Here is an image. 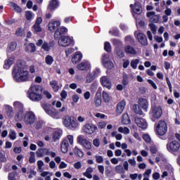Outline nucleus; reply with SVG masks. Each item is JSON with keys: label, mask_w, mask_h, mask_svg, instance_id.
<instances>
[{"label": "nucleus", "mask_w": 180, "mask_h": 180, "mask_svg": "<svg viewBox=\"0 0 180 180\" xmlns=\"http://www.w3.org/2000/svg\"><path fill=\"white\" fill-rule=\"evenodd\" d=\"M74 154L75 156L79 157V158H82V157H84V152L77 146L74 148Z\"/></svg>", "instance_id": "38"}, {"label": "nucleus", "mask_w": 180, "mask_h": 180, "mask_svg": "<svg viewBox=\"0 0 180 180\" xmlns=\"http://www.w3.org/2000/svg\"><path fill=\"white\" fill-rule=\"evenodd\" d=\"M8 136L11 140H16V131H15L14 130L11 129Z\"/></svg>", "instance_id": "56"}, {"label": "nucleus", "mask_w": 180, "mask_h": 180, "mask_svg": "<svg viewBox=\"0 0 180 180\" xmlns=\"http://www.w3.org/2000/svg\"><path fill=\"white\" fill-rule=\"evenodd\" d=\"M94 102L96 108H99V106L102 105V98H101V93H96L94 98Z\"/></svg>", "instance_id": "30"}, {"label": "nucleus", "mask_w": 180, "mask_h": 180, "mask_svg": "<svg viewBox=\"0 0 180 180\" xmlns=\"http://www.w3.org/2000/svg\"><path fill=\"white\" fill-rule=\"evenodd\" d=\"M69 127H70V129H72L73 130H75V129H78V127H79V124L78 123V122L77 120H75V118L74 117L70 124Z\"/></svg>", "instance_id": "35"}, {"label": "nucleus", "mask_w": 180, "mask_h": 180, "mask_svg": "<svg viewBox=\"0 0 180 180\" xmlns=\"http://www.w3.org/2000/svg\"><path fill=\"white\" fill-rule=\"evenodd\" d=\"M58 43L60 47H68V46L74 44V38L72 37L62 36L58 39Z\"/></svg>", "instance_id": "7"}, {"label": "nucleus", "mask_w": 180, "mask_h": 180, "mask_svg": "<svg viewBox=\"0 0 180 180\" xmlns=\"http://www.w3.org/2000/svg\"><path fill=\"white\" fill-rule=\"evenodd\" d=\"M61 23L60 21H54L51 20L48 24V29L49 32H55L54 37L55 39H60L63 34H65L67 32H68V30L65 27H60V25Z\"/></svg>", "instance_id": "2"}, {"label": "nucleus", "mask_w": 180, "mask_h": 180, "mask_svg": "<svg viewBox=\"0 0 180 180\" xmlns=\"http://www.w3.org/2000/svg\"><path fill=\"white\" fill-rule=\"evenodd\" d=\"M102 98L103 102H105V103H109V102H110V96L109 95V94H108V92L105 91L102 92Z\"/></svg>", "instance_id": "34"}, {"label": "nucleus", "mask_w": 180, "mask_h": 180, "mask_svg": "<svg viewBox=\"0 0 180 180\" xmlns=\"http://www.w3.org/2000/svg\"><path fill=\"white\" fill-rule=\"evenodd\" d=\"M15 63V58H10L4 61V70H9L11 66Z\"/></svg>", "instance_id": "23"}, {"label": "nucleus", "mask_w": 180, "mask_h": 180, "mask_svg": "<svg viewBox=\"0 0 180 180\" xmlns=\"http://www.w3.org/2000/svg\"><path fill=\"white\" fill-rule=\"evenodd\" d=\"M149 116L152 122H155L156 119H160L162 116V108L160 105H152L149 111Z\"/></svg>", "instance_id": "5"}, {"label": "nucleus", "mask_w": 180, "mask_h": 180, "mask_svg": "<svg viewBox=\"0 0 180 180\" xmlns=\"http://www.w3.org/2000/svg\"><path fill=\"white\" fill-rule=\"evenodd\" d=\"M112 137H115L116 140L120 141L123 139V136L121 134H117V131H114L111 133Z\"/></svg>", "instance_id": "47"}, {"label": "nucleus", "mask_w": 180, "mask_h": 180, "mask_svg": "<svg viewBox=\"0 0 180 180\" xmlns=\"http://www.w3.org/2000/svg\"><path fill=\"white\" fill-rule=\"evenodd\" d=\"M45 62H46V64H47L48 65H51L54 62V59L52 58L51 56L48 55L45 58Z\"/></svg>", "instance_id": "48"}, {"label": "nucleus", "mask_w": 180, "mask_h": 180, "mask_svg": "<svg viewBox=\"0 0 180 180\" xmlns=\"http://www.w3.org/2000/svg\"><path fill=\"white\" fill-rule=\"evenodd\" d=\"M30 155L29 158L30 164H34V162H36V158H34V155H35L34 152H30Z\"/></svg>", "instance_id": "52"}, {"label": "nucleus", "mask_w": 180, "mask_h": 180, "mask_svg": "<svg viewBox=\"0 0 180 180\" xmlns=\"http://www.w3.org/2000/svg\"><path fill=\"white\" fill-rule=\"evenodd\" d=\"M122 122L124 124H130V118L127 113L123 114Z\"/></svg>", "instance_id": "44"}, {"label": "nucleus", "mask_w": 180, "mask_h": 180, "mask_svg": "<svg viewBox=\"0 0 180 180\" xmlns=\"http://www.w3.org/2000/svg\"><path fill=\"white\" fill-rule=\"evenodd\" d=\"M25 19L27 20H28L29 22H32V20H33V19H34V13L30 11H25Z\"/></svg>", "instance_id": "32"}, {"label": "nucleus", "mask_w": 180, "mask_h": 180, "mask_svg": "<svg viewBox=\"0 0 180 180\" xmlns=\"http://www.w3.org/2000/svg\"><path fill=\"white\" fill-rule=\"evenodd\" d=\"M95 78H96V77H94V75L92 72H89L86 76V82L87 84H91V82H92V81H94V79H95Z\"/></svg>", "instance_id": "40"}, {"label": "nucleus", "mask_w": 180, "mask_h": 180, "mask_svg": "<svg viewBox=\"0 0 180 180\" xmlns=\"http://www.w3.org/2000/svg\"><path fill=\"white\" fill-rule=\"evenodd\" d=\"M6 113L8 117H9L10 119L13 117V108H12V106L11 105H6Z\"/></svg>", "instance_id": "29"}, {"label": "nucleus", "mask_w": 180, "mask_h": 180, "mask_svg": "<svg viewBox=\"0 0 180 180\" xmlns=\"http://www.w3.org/2000/svg\"><path fill=\"white\" fill-rule=\"evenodd\" d=\"M111 41L113 46H115V49H120V47H122V46L123 45L121 41L117 39H113L111 40Z\"/></svg>", "instance_id": "42"}, {"label": "nucleus", "mask_w": 180, "mask_h": 180, "mask_svg": "<svg viewBox=\"0 0 180 180\" xmlns=\"http://www.w3.org/2000/svg\"><path fill=\"white\" fill-rule=\"evenodd\" d=\"M43 19L41 17H38L34 25L32 26V32L34 33H39V32H41V27H40V25H41Z\"/></svg>", "instance_id": "13"}, {"label": "nucleus", "mask_w": 180, "mask_h": 180, "mask_svg": "<svg viewBox=\"0 0 180 180\" xmlns=\"http://www.w3.org/2000/svg\"><path fill=\"white\" fill-rule=\"evenodd\" d=\"M82 146L86 150H91V148H92V146L91 144V142L89 141H88V140Z\"/></svg>", "instance_id": "55"}, {"label": "nucleus", "mask_w": 180, "mask_h": 180, "mask_svg": "<svg viewBox=\"0 0 180 180\" xmlns=\"http://www.w3.org/2000/svg\"><path fill=\"white\" fill-rule=\"evenodd\" d=\"M135 122L136 123L137 126L143 130L147 129V121L143 118H135Z\"/></svg>", "instance_id": "17"}, {"label": "nucleus", "mask_w": 180, "mask_h": 180, "mask_svg": "<svg viewBox=\"0 0 180 180\" xmlns=\"http://www.w3.org/2000/svg\"><path fill=\"white\" fill-rule=\"evenodd\" d=\"M96 130H98V127L94 124H86L83 127V131L86 134H94Z\"/></svg>", "instance_id": "10"}, {"label": "nucleus", "mask_w": 180, "mask_h": 180, "mask_svg": "<svg viewBox=\"0 0 180 180\" xmlns=\"http://www.w3.org/2000/svg\"><path fill=\"white\" fill-rule=\"evenodd\" d=\"M109 34L112 36H119V30L117 27H113L111 30L109 31Z\"/></svg>", "instance_id": "53"}, {"label": "nucleus", "mask_w": 180, "mask_h": 180, "mask_svg": "<svg viewBox=\"0 0 180 180\" xmlns=\"http://www.w3.org/2000/svg\"><path fill=\"white\" fill-rule=\"evenodd\" d=\"M25 51L27 53H34L36 51V45L33 43L25 44Z\"/></svg>", "instance_id": "25"}, {"label": "nucleus", "mask_w": 180, "mask_h": 180, "mask_svg": "<svg viewBox=\"0 0 180 180\" xmlns=\"http://www.w3.org/2000/svg\"><path fill=\"white\" fill-rule=\"evenodd\" d=\"M77 143L80 144V146H82L86 141H88V139H86L84 135H79L77 138Z\"/></svg>", "instance_id": "43"}, {"label": "nucleus", "mask_w": 180, "mask_h": 180, "mask_svg": "<svg viewBox=\"0 0 180 180\" xmlns=\"http://www.w3.org/2000/svg\"><path fill=\"white\" fill-rule=\"evenodd\" d=\"M118 131L120 133H123L124 134H129V133H130V129H129V128L124 127H120L118 128Z\"/></svg>", "instance_id": "49"}, {"label": "nucleus", "mask_w": 180, "mask_h": 180, "mask_svg": "<svg viewBox=\"0 0 180 180\" xmlns=\"http://www.w3.org/2000/svg\"><path fill=\"white\" fill-rule=\"evenodd\" d=\"M11 7L13 8L14 11L18 12V13H20V12H22V8H20L19 6H18L16 4L13 2L11 3Z\"/></svg>", "instance_id": "51"}, {"label": "nucleus", "mask_w": 180, "mask_h": 180, "mask_svg": "<svg viewBox=\"0 0 180 180\" xmlns=\"http://www.w3.org/2000/svg\"><path fill=\"white\" fill-rule=\"evenodd\" d=\"M13 106L15 110H16V113L14 117L15 120L16 122H20V120L23 119V113H25V107L23 106V103L20 101H15Z\"/></svg>", "instance_id": "4"}, {"label": "nucleus", "mask_w": 180, "mask_h": 180, "mask_svg": "<svg viewBox=\"0 0 180 180\" xmlns=\"http://www.w3.org/2000/svg\"><path fill=\"white\" fill-rule=\"evenodd\" d=\"M167 150L172 154H176L180 151V143L178 141H173L167 143Z\"/></svg>", "instance_id": "6"}, {"label": "nucleus", "mask_w": 180, "mask_h": 180, "mask_svg": "<svg viewBox=\"0 0 180 180\" xmlns=\"http://www.w3.org/2000/svg\"><path fill=\"white\" fill-rule=\"evenodd\" d=\"M29 98L33 102H39L41 101V99H43V96L41 95V86L39 85L31 86Z\"/></svg>", "instance_id": "3"}, {"label": "nucleus", "mask_w": 180, "mask_h": 180, "mask_svg": "<svg viewBox=\"0 0 180 180\" xmlns=\"http://www.w3.org/2000/svg\"><path fill=\"white\" fill-rule=\"evenodd\" d=\"M115 53L120 58H123V57H124V52L123 51V49H121L120 48H115Z\"/></svg>", "instance_id": "45"}, {"label": "nucleus", "mask_w": 180, "mask_h": 180, "mask_svg": "<svg viewBox=\"0 0 180 180\" xmlns=\"http://www.w3.org/2000/svg\"><path fill=\"white\" fill-rule=\"evenodd\" d=\"M139 63H140V60L139 59H134L131 61L130 65L133 70L137 69V65H139Z\"/></svg>", "instance_id": "46"}, {"label": "nucleus", "mask_w": 180, "mask_h": 180, "mask_svg": "<svg viewBox=\"0 0 180 180\" xmlns=\"http://www.w3.org/2000/svg\"><path fill=\"white\" fill-rule=\"evenodd\" d=\"M149 27L150 28L151 32L153 34H155L157 33V27H155V25L153 23L149 24Z\"/></svg>", "instance_id": "60"}, {"label": "nucleus", "mask_w": 180, "mask_h": 180, "mask_svg": "<svg viewBox=\"0 0 180 180\" xmlns=\"http://www.w3.org/2000/svg\"><path fill=\"white\" fill-rule=\"evenodd\" d=\"M69 143H68V140L67 139H64L62 141L61 143V151L62 153H63V154H65L66 153H68V146H69Z\"/></svg>", "instance_id": "26"}, {"label": "nucleus", "mask_w": 180, "mask_h": 180, "mask_svg": "<svg viewBox=\"0 0 180 180\" xmlns=\"http://www.w3.org/2000/svg\"><path fill=\"white\" fill-rule=\"evenodd\" d=\"M136 39L141 44L142 46H148V41L147 40V37L141 32H139L136 34Z\"/></svg>", "instance_id": "14"}, {"label": "nucleus", "mask_w": 180, "mask_h": 180, "mask_svg": "<svg viewBox=\"0 0 180 180\" xmlns=\"http://www.w3.org/2000/svg\"><path fill=\"white\" fill-rule=\"evenodd\" d=\"M102 63L105 68L112 69L113 68V62L109 60V55L104 54L102 58Z\"/></svg>", "instance_id": "11"}, {"label": "nucleus", "mask_w": 180, "mask_h": 180, "mask_svg": "<svg viewBox=\"0 0 180 180\" xmlns=\"http://www.w3.org/2000/svg\"><path fill=\"white\" fill-rule=\"evenodd\" d=\"M143 139L146 143H150L151 141V137H150L148 134H144Z\"/></svg>", "instance_id": "64"}, {"label": "nucleus", "mask_w": 180, "mask_h": 180, "mask_svg": "<svg viewBox=\"0 0 180 180\" xmlns=\"http://www.w3.org/2000/svg\"><path fill=\"white\" fill-rule=\"evenodd\" d=\"M104 50L108 53H110V51H112V46L110 42L106 41L104 43Z\"/></svg>", "instance_id": "50"}, {"label": "nucleus", "mask_w": 180, "mask_h": 180, "mask_svg": "<svg viewBox=\"0 0 180 180\" xmlns=\"http://www.w3.org/2000/svg\"><path fill=\"white\" fill-rule=\"evenodd\" d=\"M93 145L94 146V147H99V146H101V141H99L98 139H95L94 140H93Z\"/></svg>", "instance_id": "63"}, {"label": "nucleus", "mask_w": 180, "mask_h": 180, "mask_svg": "<svg viewBox=\"0 0 180 180\" xmlns=\"http://www.w3.org/2000/svg\"><path fill=\"white\" fill-rule=\"evenodd\" d=\"M156 131L159 136H165L168 131V127L165 121H160L156 127Z\"/></svg>", "instance_id": "8"}, {"label": "nucleus", "mask_w": 180, "mask_h": 180, "mask_svg": "<svg viewBox=\"0 0 180 180\" xmlns=\"http://www.w3.org/2000/svg\"><path fill=\"white\" fill-rule=\"evenodd\" d=\"M124 50L127 54H137V51H136V49H134V48H133V46H127Z\"/></svg>", "instance_id": "37"}, {"label": "nucleus", "mask_w": 180, "mask_h": 180, "mask_svg": "<svg viewBox=\"0 0 180 180\" xmlns=\"http://www.w3.org/2000/svg\"><path fill=\"white\" fill-rule=\"evenodd\" d=\"M8 180H19V175L14 171L8 174Z\"/></svg>", "instance_id": "41"}, {"label": "nucleus", "mask_w": 180, "mask_h": 180, "mask_svg": "<svg viewBox=\"0 0 180 180\" xmlns=\"http://www.w3.org/2000/svg\"><path fill=\"white\" fill-rule=\"evenodd\" d=\"M65 140H68V143L69 141V143L71 146H72V144H74V136H72V135H68L67 138Z\"/></svg>", "instance_id": "58"}, {"label": "nucleus", "mask_w": 180, "mask_h": 180, "mask_svg": "<svg viewBox=\"0 0 180 180\" xmlns=\"http://www.w3.org/2000/svg\"><path fill=\"white\" fill-rule=\"evenodd\" d=\"M41 108H43V109L45 110L46 113H47V115H49V116H51V117H56V112L51 111V110H50V105L47 103H42L41 104Z\"/></svg>", "instance_id": "21"}, {"label": "nucleus", "mask_w": 180, "mask_h": 180, "mask_svg": "<svg viewBox=\"0 0 180 180\" xmlns=\"http://www.w3.org/2000/svg\"><path fill=\"white\" fill-rule=\"evenodd\" d=\"M61 136H63V131L56 130L52 136V139L53 141H57V140H60Z\"/></svg>", "instance_id": "31"}, {"label": "nucleus", "mask_w": 180, "mask_h": 180, "mask_svg": "<svg viewBox=\"0 0 180 180\" xmlns=\"http://www.w3.org/2000/svg\"><path fill=\"white\" fill-rule=\"evenodd\" d=\"M36 122V115L32 111H27L24 117V122L25 124H34Z\"/></svg>", "instance_id": "9"}, {"label": "nucleus", "mask_w": 180, "mask_h": 180, "mask_svg": "<svg viewBox=\"0 0 180 180\" xmlns=\"http://www.w3.org/2000/svg\"><path fill=\"white\" fill-rule=\"evenodd\" d=\"M132 110L134 112V113H136V115H143V110H141V108H140V106L137 104H134L132 106Z\"/></svg>", "instance_id": "36"}, {"label": "nucleus", "mask_w": 180, "mask_h": 180, "mask_svg": "<svg viewBox=\"0 0 180 180\" xmlns=\"http://www.w3.org/2000/svg\"><path fill=\"white\" fill-rule=\"evenodd\" d=\"M72 119H74V117L66 115L63 117V124L65 126V127H70V124L71 122L72 121Z\"/></svg>", "instance_id": "28"}, {"label": "nucleus", "mask_w": 180, "mask_h": 180, "mask_svg": "<svg viewBox=\"0 0 180 180\" xmlns=\"http://www.w3.org/2000/svg\"><path fill=\"white\" fill-rule=\"evenodd\" d=\"M101 84L103 86H105L107 88V89H110L112 88V83L110 82V80H109V78L106 76H103L101 78Z\"/></svg>", "instance_id": "19"}, {"label": "nucleus", "mask_w": 180, "mask_h": 180, "mask_svg": "<svg viewBox=\"0 0 180 180\" xmlns=\"http://www.w3.org/2000/svg\"><path fill=\"white\" fill-rule=\"evenodd\" d=\"M96 117H98L99 119H108V116L105 115V114H102L100 112H97L95 115Z\"/></svg>", "instance_id": "61"}, {"label": "nucleus", "mask_w": 180, "mask_h": 180, "mask_svg": "<svg viewBox=\"0 0 180 180\" xmlns=\"http://www.w3.org/2000/svg\"><path fill=\"white\" fill-rule=\"evenodd\" d=\"M81 60H82V53L77 52L72 56V63H73V64H77V63H79Z\"/></svg>", "instance_id": "24"}, {"label": "nucleus", "mask_w": 180, "mask_h": 180, "mask_svg": "<svg viewBox=\"0 0 180 180\" xmlns=\"http://www.w3.org/2000/svg\"><path fill=\"white\" fill-rule=\"evenodd\" d=\"M94 158L96 159V162H97V164H102V162H103V157L101 155H96Z\"/></svg>", "instance_id": "57"}, {"label": "nucleus", "mask_w": 180, "mask_h": 180, "mask_svg": "<svg viewBox=\"0 0 180 180\" xmlns=\"http://www.w3.org/2000/svg\"><path fill=\"white\" fill-rule=\"evenodd\" d=\"M54 47V42H44L42 44L41 49L44 50V51H50L51 50V48Z\"/></svg>", "instance_id": "27"}, {"label": "nucleus", "mask_w": 180, "mask_h": 180, "mask_svg": "<svg viewBox=\"0 0 180 180\" xmlns=\"http://www.w3.org/2000/svg\"><path fill=\"white\" fill-rule=\"evenodd\" d=\"M52 89L54 92H58V89H60V86L58 85V82L56 80H52L49 82Z\"/></svg>", "instance_id": "33"}, {"label": "nucleus", "mask_w": 180, "mask_h": 180, "mask_svg": "<svg viewBox=\"0 0 180 180\" xmlns=\"http://www.w3.org/2000/svg\"><path fill=\"white\" fill-rule=\"evenodd\" d=\"M124 172L122 165H118L115 167V172H117V174H123Z\"/></svg>", "instance_id": "54"}, {"label": "nucleus", "mask_w": 180, "mask_h": 180, "mask_svg": "<svg viewBox=\"0 0 180 180\" xmlns=\"http://www.w3.org/2000/svg\"><path fill=\"white\" fill-rule=\"evenodd\" d=\"M58 7V1L57 0H52L50 1L49 8L51 9V11H53V9H56Z\"/></svg>", "instance_id": "39"}, {"label": "nucleus", "mask_w": 180, "mask_h": 180, "mask_svg": "<svg viewBox=\"0 0 180 180\" xmlns=\"http://www.w3.org/2000/svg\"><path fill=\"white\" fill-rule=\"evenodd\" d=\"M36 154L39 158H41L44 155H49V149L46 148H39L37 150Z\"/></svg>", "instance_id": "22"}, {"label": "nucleus", "mask_w": 180, "mask_h": 180, "mask_svg": "<svg viewBox=\"0 0 180 180\" xmlns=\"http://www.w3.org/2000/svg\"><path fill=\"white\" fill-rule=\"evenodd\" d=\"M139 105L145 112L148 110V101H147V99L139 98Z\"/></svg>", "instance_id": "20"}, {"label": "nucleus", "mask_w": 180, "mask_h": 180, "mask_svg": "<svg viewBox=\"0 0 180 180\" xmlns=\"http://www.w3.org/2000/svg\"><path fill=\"white\" fill-rule=\"evenodd\" d=\"M130 8H132V12L136 15H140L143 12V8L141 4L137 1L135 2L134 6L133 4L130 5Z\"/></svg>", "instance_id": "15"}, {"label": "nucleus", "mask_w": 180, "mask_h": 180, "mask_svg": "<svg viewBox=\"0 0 180 180\" xmlns=\"http://www.w3.org/2000/svg\"><path fill=\"white\" fill-rule=\"evenodd\" d=\"M77 68L79 71H88L91 70V63L88 60H83L77 65Z\"/></svg>", "instance_id": "12"}, {"label": "nucleus", "mask_w": 180, "mask_h": 180, "mask_svg": "<svg viewBox=\"0 0 180 180\" xmlns=\"http://www.w3.org/2000/svg\"><path fill=\"white\" fill-rule=\"evenodd\" d=\"M126 106V101L124 100H122L118 104L116 107V113L117 115H122L123 113V110H124V108Z\"/></svg>", "instance_id": "18"}, {"label": "nucleus", "mask_w": 180, "mask_h": 180, "mask_svg": "<svg viewBox=\"0 0 180 180\" xmlns=\"http://www.w3.org/2000/svg\"><path fill=\"white\" fill-rule=\"evenodd\" d=\"M146 16L147 18H149L150 22H152L153 23H158L160 21V17L155 15V12L154 11L147 13Z\"/></svg>", "instance_id": "16"}, {"label": "nucleus", "mask_w": 180, "mask_h": 180, "mask_svg": "<svg viewBox=\"0 0 180 180\" xmlns=\"http://www.w3.org/2000/svg\"><path fill=\"white\" fill-rule=\"evenodd\" d=\"M18 45L16 44L15 42H11L8 45V48L11 51H15V50H16V46Z\"/></svg>", "instance_id": "59"}, {"label": "nucleus", "mask_w": 180, "mask_h": 180, "mask_svg": "<svg viewBox=\"0 0 180 180\" xmlns=\"http://www.w3.org/2000/svg\"><path fill=\"white\" fill-rule=\"evenodd\" d=\"M91 73L96 78V77L101 74V70L99 68H96Z\"/></svg>", "instance_id": "62"}, {"label": "nucleus", "mask_w": 180, "mask_h": 180, "mask_svg": "<svg viewBox=\"0 0 180 180\" xmlns=\"http://www.w3.org/2000/svg\"><path fill=\"white\" fill-rule=\"evenodd\" d=\"M12 76L13 79H14L15 82H27V81H30L29 71L27 68L22 64L15 65L13 68Z\"/></svg>", "instance_id": "1"}]
</instances>
